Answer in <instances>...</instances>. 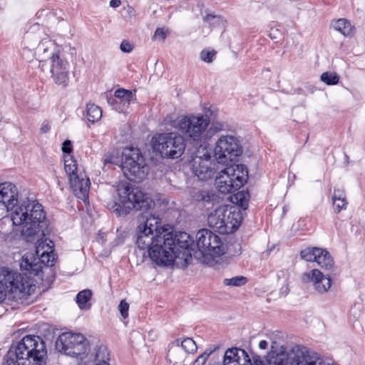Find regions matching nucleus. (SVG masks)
Wrapping results in <instances>:
<instances>
[{
    "label": "nucleus",
    "mask_w": 365,
    "mask_h": 365,
    "mask_svg": "<svg viewBox=\"0 0 365 365\" xmlns=\"http://www.w3.org/2000/svg\"><path fill=\"white\" fill-rule=\"evenodd\" d=\"M215 54H216V52L214 51H210L203 50L200 53V58L205 62L211 63L213 61V59L215 58Z\"/></svg>",
    "instance_id": "39"
},
{
    "label": "nucleus",
    "mask_w": 365,
    "mask_h": 365,
    "mask_svg": "<svg viewBox=\"0 0 365 365\" xmlns=\"http://www.w3.org/2000/svg\"><path fill=\"white\" fill-rule=\"evenodd\" d=\"M0 285L6 297L15 301L26 299L35 290V286L27 277L6 267L0 269Z\"/></svg>",
    "instance_id": "5"
},
{
    "label": "nucleus",
    "mask_w": 365,
    "mask_h": 365,
    "mask_svg": "<svg viewBox=\"0 0 365 365\" xmlns=\"http://www.w3.org/2000/svg\"><path fill=\"white\" fill-rule=\"evenodd\" d=\"M273 32H274V34L272 35V34H270L269 36L272 38H276L275 33H277L278 30L276 29V30L273 31Z\"/></svg>",
    "instance_id": "49"
},
{
    "label": "nucleus",
    "mask_w": 365,
    "mask_h": 365,
    "mask_svg": "<svg viewBox=\"0 0 365 365\" xmlns=\"http://www.w3.org/2000/svg\"><path fill=\"white\" fill-rule=\"evenodd\" d=\"M267 342L265 340H262L259 344V347L262 349H266L267 348Z\"/></svg>",
    "instance_id": "47"
},
{
    "label": "nucleus",
    "mask_w": 365,
    "mask_h": 365,
    "mask_svg": "<svg viewBox=\"0 0 365 365\" xmlns=\"http://www.w3.org/2000/svg\"><path fill=\"white\" fill-rule=\"evenodd\" d=\"M40 351L34 356L29 359L30 365H46V358L47 351L45 348V345H41L39 346Z\"/></svg>",
    "instance_id": "31"
},
{
    "label": "nucleus",
    "mask_w": 365,
    "mask_h": 365,
    "mask_svg": "<svg viewBox=\"0 0 365 365\" xmlns=\"http://www.w3.org/2000/svg\"><path fill=\"white\" fill-rule=\"evenodd\" d=\"M121 167L125 176L130 181L140 182L147 175L145 158L138 148L123 150Z\"/></svg>",
    "instance_id": "9"
},
{
    "label": "nucleus",
    "mask_w": 365,
    "mask_h": 365,
    "mask_svg": "<svg viewBox=\"0 0 365 365\" xmlns=\"http://www.w3.org/2000/svg\"><path fill=\"white\" fill-rule=\"evenodd\" d=\"M168 34V31L165 30L164 29H157L154 33L153 38L157 41H164Z\"/></svg>",
    "instance_id": "40"
},
{
    "label": "nucleus",
    "mask_w": 365,
    "mask_h": 365,
    "mask_svg": "<svg viewBox=\"0 0 365 365\" xmlns=\"http://www.w3.org/2000/svg\"><path fill=\"white\" fill-rule=\"evenodd\" d=\"M48 227V222L46 221V227L43 230V234L41 236L34 237L33 239L29 240L27 238L25 237V239L28 242L34 241L36 239L37 240V242L36 243V255H38L40 254V252H43V250H46L47 247H51L52 249V242L51 240H48L47 239H43V237L45 235V230ZM24 238V237H23Z\"/></svg>",
    "instance_id": "27"
},
{
    "label": "nucleus",
    "mask_w": 365,
    "mask_h": 365,
    "mask_svg": "<svg viewBox=\"0 0 365 365\" xmlns=\"http://www.w3.org/2000/svg\"><path fill=\"white\" fill-rule=\"evenodd\" d=\"M120 5V0H111L110 1V6L113 8H117Z\"/></svg>",
    "instance_id": "46"
},
{
    "label": "nucleus",
    "mask_w": 365,
    "mask_h": 365,
    "mask_svg": "<svg viewBox=\"0 0 365 365\" xmlns=\"http://www.w3.org/2000/svg\"><path fill=\"white\" fill-rule=\"evenodd\" d=\"M86 117L93 123L98 121L102 117L101 108L94 103H88L86 106Z\"/></svg>",
    "instance_id": "28"
},
{
    "label": "nucleus",
    "mask_w": 365,
    "mask_h": 365,
    "mask_svg": "<svg viewBox=\"0 0 365 365\" xmlns=\"http://www.w3.org/2000/svg\"><path fill=\"white\" fill-rule=\"evenodd\" d=\"M118 201L115 202L118 207L126 210H148L153 204L152 200L143 191L132 187L128 183H119L117 187Z\"/></svg>",
    "instance_id": "8"
},
{
    "label": "nucleus",
    "mask_w": 365,
    "mask_h": 365,
    "mask_svg": "<svg viewBox=\"0 0 365 365\" xmlns=\"http://www.w3.org/2000/svg\"><path fill=\"white\" fill-rule=\"evenodd\" d=\"M225 125L222 123L215 121L205 126L206 143L217 132L224 130Z\"/></svg>",
    "instance_id": "32"
},
{
    "label": "nucleus",
    "mask_w": 365,
    "mask_h": 365,
    "mask_svg": "<svg viewBox=\"0 0 365 365\" xmlns=\"http://www.w3.org/2000/svg\"><path fill=\"white\" fill-rule=\"evenodd\" d=\"M182 357L183 354L180 347V340L176 339L170 345L168 353V359L170 362L177 363Z\"/></svg>",
    "instance_id": "26"
},
{
    "label": "nucleus",
    "mask_w": 365,
    "mask_h": 365,
    "mask_svg": "<svg viewBox=\"0 0 365 365\" xmlns=\"http://www.w3.org/2000/svg\"><path fill=\"white\" fill-rule=\"evenodd\" d=\"M118 160L117 155L114 153H108L106 154L103 158V169L106 170V166L109 164H115Z\"/></svg>",
    "instance_id": "38"
},
{
    "label": "nucleus",
    "mask_w": 365,
    "mask_h": 365,
    "mask_svg": "<svg viewBox=\"0 0 365 365\" xmlns=\"http://www.w3.org/2000/svg\"><path fill=\"white\" fill-rule=\"evenodd\" d=\"M247 173V170L243 165L228 166L217 174L215 185L221 193L234 192L246 182Z\"/></svg>",
    "instance_id": "7"
},
{
    "label": "nucleus",
    "mask_w": 365,
    "mask_h": 365,
    "mask_svg": "<svg viewBox=\"0 0 365 365\" xmlns=\"http://www.w3.org/2000/svg\"><path fill=\"white\" fill-rule=\"evenodd\" d=\"M95 365L109 364L110 354L108 348L103 344L96 345L93 350Z\"/></svg>",
    "instance_id": "22"
},
{
    "label": "nucleus",
    "mask_w": 365,
    "mask_h": 365,
    "mask_svg": "<svg viewBox=\"0 0 365 365\" xmlns=\"http://www.w3.org/2000/svg\"><path fill=\"white\" fill-rule=\"evenodd\" d=\"M0 208L11 211L13 226L29 240L43 234L46 216L43 206L34 197L19 196L14 184L9 182L0 184Z\"/></svg>",
    "instance_id": "1"
},
{
    "label": "nucleus",
    "mask_w": 365,
    "mask_h": 365,
    "mask_svg": "<svg viewBox=\"0 0 365 365\" xmlns=\"http://www.w3.org/2000/svg\"><path fill=\"white\" fill-rule=\"evenodd\" d=\"M334 28L344 36H351L354 34V26L345 19H339L336 21Z\"/></svg>",
    "instance_id": "25"
},
{
    "label": "nucleus",
    "mask_w": 365,
    "mask_h": 365,
    "mask_svg": "<svg viewBox=\"0 0 365 365\" xmlns=\"http://www.w3.org/2000/svg\"><path fill=\"white\" fill-rule=\"evenodd\" d=\"M339 80V77L336 73L324 72L321 75V81L327 85H336Z\"/></svg>",
    "instance_id": "34"
},
{
    "label": "nucleus",
    "mask_w": 365,
    "mask_h": 365,
    "mask_svg": "<svg viewBox=\"0 0 365 365\" xmlns=\"http://www.w3.org/2000/svg\"><path fill=\"white\" fill-rule=\"evenodd\" d=\"M74 195L83 200H86L88 195L90 189V180L84 173H81L77 177H73L69 181Z\"/></svg>",
    "instance_id": "18"
},
{
    "label": "nucleus",
    "mask_w": 365,
    "mask_h": 365,
    "mask_svg": "<svg viewBox=\"0 0 365 365\" xmlns=\"http://www.w3.org/2000/svg\"><path fill=\"white\" fill-rule=\"evenodd\" d=\"M192 196L197 201L209 202L211 198L209 192L203 190H194Z\"/></svg>",
    "instance_id": "36"
},
{
    "label": "nucleus",
    "mask_w": 365,
    "mask_h": 365,
    "mask_svg": "<svg viewBox=\"0 0 365 365\" xmlns=\"http://www.w3.org/2000/svg\"><path fill=\"white\" fill-rule=\"evenodd\" d=\"M304 283H312L314 289L319 294L327 293L331 287V279L328 275L324 274L319 269H313L302 275Z\"/></svg>",
    "instance_id": "17"
},
{
    "label": "nucleus",
    "mask_w": 365,
    "mask_h": 365,
    "mask_svg": "<svg viewBox=\"0 0 365 365\" xmlns=\"http://www.w3.org/2000/svg\"><path fill=\"white\" fill-rule=\"evenodd\" d=\"M64 168L68 176L69 181L73 178V176L77 177L79 175L78 173L77 163L72 158L64 160Z\"/></svg>",
    "instance_id": "30"
},
{
    "label": "nucleus",
    "mask_w": 365,
    "mask_h": 365,
    "mask_svg": "<svg viewBox=\"0 0 365 365\" xmlns=\"http://www.w3.org/2000/svg\"><path fill=\"white\" fill-rule=\"evenodd\" d=\"M24 49L34 51L42 71L49 68L54 82L63 87L69 81L68 63L60 57L57 44L37 25L33 26L25 37Z\"/></svg>",
    "instance_id": "3"
},
{
    "label": "nucleus",
    "mask_w": 365,
    "mask_h": 365,
    "mask_svg": "<svg viewBox=\"0 0 365 365\" xmlns=\"http://www.w3.org/2000/svg\"><path fill=\"white\" fill-rule=\"evenodd\" d=\"M51 129V126L49 124L46 122H43L40 128V133H48Z\"/></svg>",
    "instance_id": "45"
},
{
    "label": "nucleus",
    "mask_w": 365,
    "mask_h": 365,
    "mask_svg": "<svg viewBox=\"0 0 365 365\" xmlns=\"http://www.w3.org/2000/svg\"><path fill=\"white\" fill-rule=\"evenodd\" d=\"M153 150L163 157L178 158L184 153L185 145L182 135L176 133H160L152 138Z\"/></svg>",
    "instance_id": "10"
},
{
    "label": "nucleus",
    "mask_w": 365,
    "mask_h": 365,
    "mask_svg": "<svg viewBox=\"0 0 365 365\" xmlns=\"http://www.w3.org/2000/svg\"><path fill=\"white\" fill-rule=\"evenodd\" d=\"M214 153L219 164L225 165L235 160L242 153L239 138L233 135L220 136L215 143Z\"/></svg>",
    "instance_id": "12"
},
{
    "label": "nucleus",
    "mask_w": 365,
    "mask_h": 365,
    "mask_svg": "<svg viewBox=\"0 0 365 365\" xmlns=\"http://www.w3.org/2000/svg\"><path fill=\"white\" fill-rule=\"evenodd\" d=\"M173 128L178 129L182 135L184 140L197 146V148L205 145L206 143L205 126L209 125V118L202 115H181L175 120H168Z\"/></svg>",
    "instance_id": "4"
},
{
    "label": "nucleus",
    "mask_w": 365,
    "mask_h": 365,
    "mask_svg": "<svg viewBox=\"0 0 365 365\" xmlns=\"http://www.w3.org/2000/svg\"><path fill=\"white\" fill-rule=\"evenodd\" d=\"M115 96L118 99L115 103V110L119 112L125 111L130 101L134 100V95L131 91L124 88H118L115 91Z\"/></svg>",
    "instance_id": "20"
},
{
    "label": "nucleus",
    "mask_w": 365,
    "mask_h": 365,
    "mask_svg": "<svg viewBox=\"0 0 365 365\" xmlns=\"http://www.w3.org/2000/svg\"><path fill=\"white\" fill-rule=\"evenodd\" d=\"M255 365H264L263 362L259 359H255Z\"/></svg>",
    "instance_id": "48"
},
{
    "label": "nucleus",
    "mask_w": 365,
    "mask_h": 365,
    "mask_svg": "<svg viewBox=\"0 0 365 365\" xmlns=\"http://www.w3.org/2000/svg\"><path fill=\"white\" fill-rule=\"evenodd\" d=\"M192 172L200 180H207L212 178L215 173V164L211 160L207 146L202 145L196 148L190 161Z\"/></svg>",
    "instance_id": "13"
},
{
    "label": "nucleus",
    "mask_w": 365,
    "mask_h": 365,
    "mask_svg": "<svg viewBox=\"0 0 365 365\" xmlns=\"http://www.w3.org/2000/svg\"><path fill=\"white\" fill-rule=\"evenodd\" d=\"M92 297V292L90 289H83L78 293L76 297V302L80 309L88 310L91 308L90 300Z\"/></svg>",
    "instance_id": "24"
},
{
    "label": "nucleus",
    "mask_w": 365,
    "mask_h": 365,
    "mask_svg": "<svg viewBox=\"0 0 365 365\" xmlns=\"http://www.w3.org/2000/svg\"><path fill=\"white\" fill-rule=\"evenodd\" d=\"M247 282V279L242 276H237L230 279H225L224 284L226 286L240 287Z\"/></svg>",
    "instance_id": "35"
},
{
    "label": "nucleus",
    "mask_w": 365,
    "mask_h": 365,
    "mask_svg": "<svg viewBox=\"0 0 365 365\" xmlns=\"http://www.w3.org/2000/svg\"><path fill=\"white\" fill-rule=\"evenodd\" d=\"M240 218V214L235 207L223 205L208 215L207 224L220 234H229L239 227Z\"/></svg>",
    "instance_id": "6"
},
{
    "label": "nucleus",
    "mask_w": 365,
    "mask_h": 365,
    "mask_svg": "<svg viewBox=\"0 0 365 365\" xmlns=\"http://www.w3.org/2000/svg\"><path fill=\"white\" fill-rule=\"evenodd\" d=\"M160 230L161 232H163V235L165 238L168 237L167 235H170L172 237L173 241L172 247L174 248L176 259L187 263L192 255L191 246L192 245L193 241L190 235L185 232H179L173 234L161 226Z\"/></svg>",
    "instance_id": "15"
},
{
    "label": "nucleus",
    "mask_w": 365,
    "mask_h": 365,
    "mask_svg": "<svg viewBox=\"0 0 365 365\" xmlns=\"http://www.w3.org/2000/svg\"><path fill=\"white\" fill-rule=\"evenodd\" d=\"M56 347L66 355L83 359L88 354L89 343L81 334L66 332L58 336L56 341Z\"/></svg>",
    "instance_id": "11"
},
{
    "label": "nucleus",
    "mask_w": 365,
    "mask_h": 365,
    "mask_svg": "<svg viewBox=\"0 0 365 365\" xmlns=\"http://www.w3.org/2000/svg\"><path fill=\"white\" fill-rule=\"evenodd\" d=\"M332 201L336 212H339L341 210L346 209L347 201L345 191L343 189H334Z\"/></svg>",
    "instance_id": "23"
},
{
    "label": "nucleus",
    "mask_w": 365,
    "mask_h": 365,
    "mask_svg": "<svg viewBox=\"0 0 365 365\" xmlns=\"http://www.w3.org/2000/svg\"><path fill=\"white\" fill-rule=\"evenodd\" d=\"M119 311L121 316L125 319L128 316L129 304L124 300H122L118 306Z\"/></svg>",
    "instance_id": "41"
},
{
    "label": "nucleus",
    "mask_w": 365,
    "mask_h": 365,
    "mask_svg": "<svg viewBox=\"0 0 365 365\" xmlns=\"http://www.w3.org/2000/svg\"><path fill=\"white\" fill-rule=\"evenodd\" d=\"M180 346L185 352L189 354L195 353L197 349L195 341L191 338H185L182 341H180Z\"/></svg>",
    "instance_id": "33"
},
{
    "label": "nucleus",
    "mask_w": 365,
    "mask_h": 365,
    "mask_svg": "<svg viewBox=\"0 0 365 365\" xmlns=\"http://www.w3.org/2000/svg\"><path fill=\"white\" fill-rule=\"evenodd\" d=\"M248 196L247 193H245L244 192H240L236 194L235 198L237 200L240 201V205L245 206L247 202V197Z\"/></svg>",
    "instance_id": "42"
},
{
    "label": "nucleus",
    "mask_w": 365,
    "mask_h": 365,
    "mask_svg": "<svg viewBox=\"0 0 365 365\" xmlns=\"http://www.w3.org/2000/svg\"><path fill=\"white\" fill-rule=\"evenodd\" d=\"M136 245L141 250H148L151 260L158 265L170 266L175 257L172 237H164L161 232V219L158 215L145 212L138 217Z\"/></svg>",
    "instance_id": "2"
},
{
    "label": "nucleus",
    "mask_w": 365,
    "mask_h": 365,
    "mask_svg": "<svg viewBox=\"0 0 365 365\" xmlns=\"http://www.w3.org/2000/svg\"><path fill=\"white\" fill-rule=\"evenodd\" d=\"M196 246L202 255L213 257L221 256L227 250L220 238L207 229H202L197 232Z\"/></svg>",
    "instance_id": "14"
},
{
    "label": "nucleus",
    "mask_w": 365,
    "mask_h": 365,
    "mask_svg": "<svg viewBox=\"0 0 365 365\" xmlns=\"http://www.w3.org/2000/svg\"><path fill=\"white\" fill-rule=\"evenodd\" d=\"M214 351L215 349L206 350L195 360L192 365H204Z\"/></svg>",
    "instance_id": "37"
},
{
    "label": "nucleus",
    "mask_w": 365,
    "mask_h": 365,
    "mask_svg": "<svg viewBox=\"0 0 365 365\" xmlns=\"http://www.w3.org/2000/svg\"><path fill=\"white\" fill-rule=\"evenodd\" d=\"M37 256V262L39 264H43L47 266H52L54 260V255L51 247H47L43 252H40Z\"/></svg>",
    "instance_id": "29"
},
{
    "label": "nucleus",
    "mask_w": 365,
    "mask_h": 365,
    "mask_svg": "<svg viewBox=\"0 0 365 365\" xmlns=\"http://www.w3.org/2000/svg\"><path fill=\"white\" fill-rule=\"evenodd\" d=\"M300 256L304 260L316 262L325 269H331L334 266V260L330 253L322 248L307 247L301 251Z\"/></svg>",
    "instance_id": "16"
},
{
    "label": "nucleus",
    "mask_w": 365,
    "mask_h": 365,
    "mask_svg": "<svg viewBox=\"0 0 365 365\" xmlns=\"http://www.w3.org/2000/svg\"><path fill=\"white\" fill-rule=\"evenodd\" d=\"M62 150L63 153H70L72 151L71 142L68 140L63 143Z\"/></svg>",
    "instance_id": "44"
},
{
    "label": "nucleus",
    "mask_w": 365,
    "mask_h": 365,
    "mask_svg": "<svg viewBox=\"0 0 365 365\" xmlns=\"http://www.w3.org/2000/svg\"><path fill=\"white\" fill-rule=\"evenodd\" d=\"M133 45L127 41H123L120 44V50L123 52L129 53L133 50Z\"/></svg>",
    "instance_id": "43"
},
{
    "label": "nucleus",
    "mask_w": 365,
    "mask_h": 365,
    "mask_svg": "<svg viewBox=\"0 0 365 365\" xmlns=\"http://www.w3.org/2000/svg\"><path fill=\"white\" fill-rule=\"evenodd\" d=\"M223 365H251V361L245 350L232 348L226 351Z\"/></svg>",
    "instance_id": "19"
},
{
    "label": "nucleus",
    "mask_w": 365,
    "mask_h": 365,
    "mask_svg": "<svg viewBox=\"0 0 365 365\" xmlns=\"http://www.w3.org/2000/svg\"><path fill=\"white\" fill-rule=\"evenodd\" d=\"M19 265L21 269L34 273H37L41 269V265L37 262V259L33 253H26L21 257Z\"/></svg>",
    "instance_id": "21"
}]
</instances>
